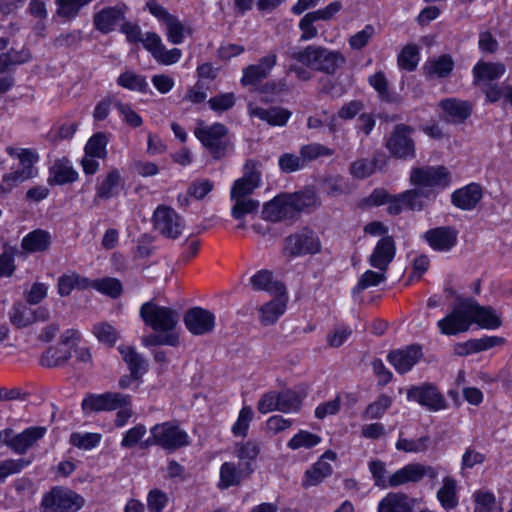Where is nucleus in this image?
Instances as JSON below:
<instances>
[{
	"mask_svg": "<svg viewBox=\"0 0 512 512\" xmlns=\"http://www.w3.org/2000/svg\"><path fill=\"white\" fill-rule=\"evenodd\" d=\"M290 60L326 75H334L346 64V57L338 50L320 45H308L288 52Z\"/></svg>",
	"mask_w": 512,
	"mask_h": 512,
	"instance_id": "nucleus-1",
	"label": "nucleus"
},
{
	"mask_svg": "<svg viewBox=\"0 0 512 512\" xmlns=\"http://www.w3.org/2000/svg\"><path fill=\"white\" fill-rule=\"evenodd\" d=\"M151 437L142 447L157 445L168 451H175L190 444L187 432L180 428L178 421H167L155 424L150 429Z\"/></svg>",
	"mask_w": 512,
	"mask_h": 512,
	"instance_id": "nucleus-2",
	"label": "nucleus"
},
{
	"mask_svg": "<svg viewBox=\"0 0 512 512\" xmlns=\"http://www.w3.org/2000/svg\"><path fill=\"white\" fill-rule=\"evenodd\" d=\"M139 315L143 322L155 332L176 333L174 330L180 315L171 307L160 306L153 301H148L141 305Z\"/></svg>",
	"mask_w": 512,
	"mask_h": 512,
	"instance_id": "nucleus-3",
	"label": "nucleus"
},
{
	"mask_svg": "<svg viewBox=\"0 0 512 512\" xmlns=\"http://www.w3.org/2000/svg\"><path fill=\"white\" fill-rule=\"evenodd\" d=\"M194 134L215 160L224 158L232 150L233 145L228 137L229 130L222 123L197 127Z\"/></svg>",
	"mask_w": 512,
	"mask_h": 512,
	"instance_id": "nucleus-4",
	"label": "nucleus"
},
{
	"mask_svg": "<svg viewBox=\"0 0 512 512\" xmlns=\"http://www.w3.org/2000/svg\"><path fill=\"white\" fill-rule=\"evenodd\" d=\"M84 504L82 496L61 486H56L44 494L41 502L44 512H77Z\"/></svg>",
	"mask_w": 512,
	"mask_h": 512,
	"instance_id": "nucleus-5",
	"label": "nucleus"
},
{
	"mask_svg": "<svg viewBox=\"0 0 512 512\" xmlns=\"http://www.w3.org/2000/svg\"><path fill=\"white\" fill-rule=\"evenodd\" d=\"M322 245L317 234L305 227L290 234L284 240L283 254L288 257L313 255L321 251Z\"/></svg>",
	"mask_w": 512,
	"mask_h": 512,
	"instance_id": "nucleus-6",
	"label": "nucleus"
},
{
	"mask_svg": "<svg viewBox=\"0 0 512 512\" xmlns=\"http://www.w3.org/2000/svg\"><path fill=\"white\" fill-rule=\"evenodd\" d=\"M130 403V395L119 392H105L103 394L88 393L82 400L81 409L84 415L92 413L109 412Z\"/></svg>",
	"mask_w": 512,
	"mask_h": 512,
	"instance_id": "nucleus-7",
	"label": "nucleus"
},
{
	"mask_svg": "<svg viewBox=\"0 0 512 512\" xmlns=\"http://www.w3.org/2000/svg\"><path fill=\"white\" fill-rule=\"evenodd\" d=\"M153 227L160 235L177 239L185 227L183 218L171 207L159 205L152 217Z\"/></svg>",
	"mask_w": 512,
	"mask_h": 512,
	"instance_id": "nucleus-8",
	"label": "nucleus"
},
{
	"mask_svg": "<svg viewBox=\"0 0 512 512\" xmlns=\"http://www.w3.org/2000/svg\"><path fill=\"white\" fill-rule=\"evenodd\" d=\"M471 324L469 300L465 299L456 304L449 314L439 320L437 326L444 335H456L467 331Z\"/></svg>",
	"mask_w": 512,
	"mask_h": 512,
	"instance_id": "nucleus-9",
	"label": "nucleus"
},
{
	"mask_svg": "<svg viewBox=\"0 0 512 512\" xmlns=\"http://www.w3.org/2000/svg\"><path fill=\"white\" fill-rule=\"evenodd\" d=\"M410 180L416 187L434 192V188H444L449 184V174L444 166H426L414 168L411 171Z\"/></svg>",
	"mask_w": 512,
	"mask_h": 512,
	"instance_id": "nucleus-10",
	"label": "nucleus"
},
{
	"mask_svg": "<svg viewBox=\"0 0 512 512\" xmlns=\"http://www.w3.org/2000/svg\"><path fill=\"white\" fill-rule=\"evenodd\" d=\"M413 128L398 124L386 142V148L389 152L400 159H411L415 157V144L410 137Z\"/></svg>",
	"mask_w": 512,
	"mask_h": 512,
	"instance_id": "nucleus-11",
	"label": "nucleus"
},
{
	"mask_svg": "<svg viewBox=\"0 0 512 512\" xmlns=\"http://www.w3.org/2000/svg\"><path fill=\"white\" fill-rule=\"evenodd\" d=\"M425 476L435 479L438 476L437 468L421 463H409L390 475V487L419 483Z\"/></svg>",
	"mask_w": 512,
	"mask_h": 512,
	"instance_id": "nucleus-12",
	"label": "nucleus"
},
{
	"mask_svg": "<svg viewBox=\"0 0 512 512\" xmlns=\"http://www.w3.org/2000/svg\"><path fill=\"white\" fill-rule=\"evenodd\" d=\"M407 399L417 402L430 411H439L446 407L444 396L431 383L411 386L407 389Z\"/></svg>",
	"mask_w": 512,
	"mask_h": 512,
	"instance_id": "nucleus-13",
	"label": "nucleus"
},
{
	"mask_svg": "<svg viewBox=\"0 0 512 512\" xmlns=\"http://www.w3.org/2000/svg\"><path fill=\"white\" fill-rule=\"evenodd\" d=\"M187 330L195 336L211 333L215 328V315L202 307L188 309L183 317Z\"/></svg>",
	"mask_w": 512,
	"mask_h": 512,
	"instance_id": "nucleus-14",
	"label": "nucleus"
},
{
	"mask_svg": "<svg viewBox=\"0 0 512 512\" xmlns=\"http://www.w3.org/2000/svg\"><path fill=\"white\" fill-rule=\"evenodd\" d=\"M47 432L44 426H31L15 434L11 429L7 447L15 454L24 455L41 440Z\"/></svg>",
	"mask_w": 512,
	"mask_h": 512,
	"instance_id": "nucleus-15",
	"label": "nucleus"
},
{
	"mask_svg": "<svg viewBox=\"0 0 512 512\" xmlns=\"http://www.w3.org/2000/svg\"><path fill=\"white\" fill-rule=\"evenodd\" d=\"M422 356L421 346L413 344L403 349L391 351L387 360L398 373L405 374L413 368Z\"/></svg>",
	"mask_w": 512,
	"mask_h": 512,
	"instance_id": "nucleus-16",
	"label": "nucleus"
},
{
	"mask_svg": "<svg viewBox=\"0 0 512 512\" xmlns=\"http://www.w3.org/2000/svg\"><path fill=\"white\" fill-rule=\"evenodd\" d=\"M127 6L118 4L113 7H105L93 16V25L96 30L108 34L115 30L116 26L125 19Z\"/></svg>",
	"mask_w": 512,
	"mask_h": 512,
	"instance_id": "nucleus-17",
	"label": "nucleus"
},
{
	"mask_svg": "<svg viewBox=\"0 0 512 512\" xmlns=\"http://www.w3.org/2000/svg\"><path fill=\"white\" fill-rule=\"evenodd\" d=\"M288 197L289 194L287 193L280 194L265 203L262 210L263 218L271 222L294 219L296 216L290 199H287Z\"/></svg>",
	"mask_w": 512,
	"mask_h": 512,
	"instance_id": "nucleus-18",
	"label": "nucleus"
},
{
	"mask_svg": "<svg viewBox=\"0 0 512 512\" xmlns=\"http://www.w3.org/2000/svg\"><path fill=\"white\" fill-rule=\"evenodd\" d=\"M396 254L395 241L391 236L382 237L368 258L369 264L380 270L387 271Z\"/></svg>",
	"mask_w": 512,
	"mask_h": 512,
	"instance_id": "nucleus-19",
	"label": "nucleus"
},
{
	"mask_svg": "<svg viewBox=\"0 0 512 512\" xmlns=\"http://www.w3.org/2000/svg\"><path fill=\"white\" fill-rule=\"evenodd\" d=\"M124 186V179L116 168L110 169L105 175L97 178L95 198L109 200L116 197Z\"/></svg>",
	"mask_w": 512,
	"mask_h": 512,
	"instance_id": "nucleus-20",
	"label": "nucleus"
},
{
	"mask_svg": "<svg viewBox=\"0 0 512 512\" xmlns=\"http://www.w3.org/2000/svg\"><path fill=\"white\" fill-rule=\"evenodd\" d=\"M276 64V55L262 57L257 64L249 65L243 69L241 84L243 86H255L269 75Z\"/></svg>",
	"mask_w": 512,
	"mask_h": 512,
	"instance_id": "nucleus-21",
	"label": "nucleus"
},
{
	"mask_svg": "<svg viewBox=\"0 0 512 512\" xmlns=\"http://www.w3.org/2000/svg\"><path fill=\"white\" fill-rule=\"evenodd\" d=\"M457 231L450 226H442L429 229L424 234V239L437 251H448L457 242Z\"/></svg>",
	"mask_w": 512,
	"mask_h": 512,
	"instance_id": "nucleus-22",
	"label": "nucleus"
},
{
	"mask_svg": "<svg viewBox=\"0 0 512 512\" xmlns=\"http://www.w3.org/2000/svg\"><path fill=\"white\" fill-rule=\"evenodd\" d=\"M78 179V172L72 167L66 157L57 159L49 169L48 184L64 185L73 183Z\"/></svg>",
	"mask_w": 512,
	"mask_h": 512,
	"instance_id": "nucleus-23",
	"label": "nucleus"
},
{
	"mask_svg": "<svg viewBox=\"0 0 512 512\" xmlns=\"http://www.w3.org/2000/svg\"><path fill=\"white\" fill-rule=\"evenodd\" d=\"M249 115L251 117H257L262 121L267 122L271 126H284L288 122L292 113L285 108L274 106L270 108H262L249 104L248 106Z\"/></svg>",
	"mask_w": 512,
	"mask_h": 512,
	"instance_id": "nucleus-24",
	"label": "nucleus"
},
{
	"mask_svg": "<svg viewBox=\"0 0 512 512\" xmlns=\"http://www.w3.org/2000/svg\"><path fill=\"white\" fill-rule=\"evenodd\" d=\"M415 500L402 492H390L378 504L377 512H413Z\"/></svg>",
	"mask_w": 512,
	"mask_h": 512,
	"instance_id": "nucleus-25",
	"label": "nucleus"
},
{
	"mask_svg": "<svg viewBox=\"0 0 512 512\" xmlns=\"http://www.w3.org/2000/svg\"><path fill=\"white\" fill-rule=\"evenodd\" d=\"M253 472L250 462H246L245 469L240 470L232 462H224L220 467L219 489H228L241 483L243 476L247 477Z\"/></svg>",
	"mask_w": 512,
	"mask_h": 512,
	"instance_id": "nucleus-26",
	"label": "nucleus"
},
{
	"mask_svg": "<svg viewBox=\"0 0 512 512\" xmlns=\"http://www.w3.org/2000/svg\"><path fill=\"white\" fill-rule=\"evenodd\" d=\"M287 301L288 298L286 294H277L273 300L262 305L259 308V319L261 324L264 326L274 324L286 311Z\"/></svg>",
	"mask_w": 512,
	"mask_h": 512,
	"instance_id": "nucleus-27",
	"label": "nucleus"
},
{
	"mask_svg": "<svg viewBox=\"0 0 512 512\" xmlns=\"http://www.w3.org/2000/svg\"><path fill=\"white\" fill-rule=\"evenodd\" d=\"M482 198L480 185L472 183L452 193V203L462 209L471 210L476 207Z\"/></svg>",
	"mask_w": 512,
	"mask_h": 512,
	"instance_id": "nucleus-28",
	"label": "nucleus"
},
{
	"mask_svg": "<svg viewBox=\"0 0 512 512\" xmlns=\"http://www.w3.org/2000/svg\"><path fill=\"white\" fill-rule=\"evenodd\" d=\"M468 300L472 323L475 322L485 329H496L501 326L502 322L493 309L480 306L473 299Z\"/></svg>",
	"mask_w": 512,
	"mask_h": 512,
	"instance_id": "nucleus-29",
	"label": "nucleus"
},
{
	"mask_svg": "<svg viewBox=\"0 0 512 512\" xmlns=\"http://www.w3.org/2000/svg\"><path fill=\"white\" fill-rule=\"evenodd\" d=\"M440 106L445 113L446 120L452 123L464 122L470 116L472 111V106L469 102L454 98L442 100Z\"/></svg>",
	"mask_w": 512,
	"mask_h": 512,
	"instance_id": "nucleus-30",
	"label": "nucleus"
},
{
	"mask_svg": "<svg viewBox=\"0 0 512 512\" xmlns=\"http://www.w3.org/2000/svg\"><path fill=\"white\" fill-rule=\"evenodd\" d=\"M51 234L43 229H36L23 237L21 247L28 253L44 252L51 245Z\"/></svg>",
	"mask_w": 512,
	"mask_h": 512,
	"instance_id": "nucleus-31",
	"label": "nucleus"
},
{
	"mask_svg": "<svg viewBox=\"0 0 512 512\" xmlns=\"http://www.w3.org/2000/svg\"><path fill=\"white\" fill-rule=\"evenodd\" d=\"M254 290H263L271 294H286V288L280 281L273 280V273L269 270H260L250 278Z\"/></svg>",
	"mask_w": 512,
	"mask_h": 512,
	"instance_id": "nucleus-32",
	"label": "nucleus"
},
{
	"mask_svg": "<svg viewBox=\"0 0 512 512\" xmlns=\"http://www.w3.org/2000/svg\"><path fill=\"white\" fill-rule=\"evenodd\" d=\"M118 350L134 379L139 380L147 372L146 360L130 346H119Z\"/></svg>",
	"mask_w": 512,
	"mask_h": 512,
	"instance_id": "nucleus-33",
	"label": "nucleus"
},
{
	"mask_svg": "<svg viewBox=\"0 0 512 512\" xmlns=\"http://www.w3.org/2000/svg\"><path fill=\"white\" fill-rule=\"evenodd\" d=\"M260 173L256 170L248 171L243 177L236 180L231 189V198L248 197L259 186Z\"/></svg>",
	"mask_w": 512,
	"mask_h": 512,
	"instance_id": "nucleus-34",
	"label": "nucleus"
},
{
	"mask_svg": "<svg viewBox=\"0 0 512 512\" xmlns=\"http://www.w3.org/2000/svg\"><path fill=\"white\" fill-rule=\"evenodd\" d=\"M454 68V61L448 54H443L437 58L430 59L424 65L427 76L445 78L449 76Z\"/></svg>",
	"mask_w": 512,
	"mask_h": 512,
	"instance_id": "nucleus-35",
	"label": "nucleus"
},
{
	"mask_svg": "<svg viewBox=\"0 0 512 512\" xmlns=\"http://www.w3.org/2000/svg\"><path fill=\"white\" fill-rule=\"evenodd\" d=\"M287 199L291 201L295 216L320 205L319 197L313 189H305L294 194H289Z\"/></svg>",
	"mask_w": 512,
	"mask_h": 512,
	"instance_id": "nucleus-36",
	"label": "nucleus"
},
{
	"mask_svg": "<svg viewBox=\"0 0 512 512\" xmlns=\"http://www.w3.org/2000/svg\"><path fill=\"white\" fill-rule=\"evenodd\" d=\"M506 67L502 63L478 62L473 68L476 81H494L504 75Z\"/></svg>",
	"mask_w": 512,
	"mask_h": 512,
	"instance_id": "nucleus-37",
	"label": "nucleus"
},
{
	"mask_svg": "<svg viewBox=\"0 0 512 512\" xmlns=\"http://www.w3.org/2000/svg\"><path fill=\"white\" fill-rule=\"evenodd\" d=\"M434 197L435 193H433L432 190H424L423 188L418 187L402 193V200L405 208L410 210H422L427 201Z\"/></svg>",
	"mask_w": 512,
	"mask_h": 512,
	"instance_id": "nucleus-38",
	"label": "nucleus"
},
{
	"mask_svg": "<svg viewBox=\"0 0 512 512\" xmlns=\"http://www.w3.org/2000/svg\"><path fill=\"white\" fill-rule=\"evenodd\" d=\"M331 474V465L323 460H318L310 469L305 472L302 486L305 488L316 486Z\"/></svg>",
	"mask_w": 512,
	"mask_h": 512,
	"instance_id": "nucleus-39",
	"label": "nucleus"
},
{
	"mask_svg": "<svg viewBox=\"0 0 512 512\" xmlns=\"http://www.w3.org/2000/svg\"><path fill=\"white\" fill-rule=\"evenodd\" d=\"M456 487L457 483L453 478L444 477L443 486L438 490L437 498L446 510L454 509L458 505Z\"/></svg>",
	"mask_w": 512,
	"mask_h": 512,
	"instance_id": "nucleus-40",
	"label": "nucleus"
},
{
	"mask_svg": "<svg viewBox=\"0 0 512 512\" xmlns=\"http://www.w3.org/2000/svg\"><path fill=\"white\" fill-rule=\"evenodd\" d=\"M8 318L17 329L26 328L31 325L32 309L23 302H15L8 312Z\"/></svg>",
	"mask_w": 512,
	"mask_h": 512,
	"instance_id": "nucleus-41",
	"label": "nucleus"
},
{
	"mask_svg": "<svg viewBox=\"0 0 512 512\" xmlns=\"http://www.w3.org/2000/svg\"><path fill=\"white\" fill-rule=\"evenodd\" d=\"M117 84L125 89L145 93L148 91L146 77L133 71H125L117 78Z\"/></svg>",
	"mask_w": 512,
	"mask_h": 512,
	"instance_id": "nucleus-42",
	"label": "nucleus"
},
{
	"mask_svg": "<svg viewBox=\"0 0 512 512\" xmlns=\"http://www.w3.org/2000/svg\"><path fill=\"white\" fill-rule=\"evenodd\" d=\"M369 84L377 91L382 101L395 103L399 101V96L391 92L388 87V81L383 72H377L369 77Z\"/></svg>",
	"mask_w": 512,
	"mask_h": 512,
	"instance_id": "nucleus-43",
	"label": "nucleus"
},
{
	"mask_svg": "<svg viewBox=\"0 0 512 512\" xmlns=\"http://www.w3.org/2000/svg\"><path fill=\"white\" fill-rule=\"evenodd\" d=\"M108 137L104 132L95 133L85 145V154L104 159L107 156Z\"/></svg>",
	"mask_w": 512,
	"mask_h": 512,
	"instance_id": "nucleus-44",
	"label": "nucleus"
},
{
	"mask_svg": "<svg viewBox=\"0 0 512 512\" xmlns=\"http://www.w3.org/2000/svg\"><path fill=\"white\" fill-rule=\"evenodd\" d=\"M473 500L475 503L474 512H502L492 492L477 490L473 494Z\"/></svg>",
	"mask_w": 512,
	"mask_h": 512,
	"instance_id": "nucleus-45",
	"label": "nucleus"
},
{
	"mask_svg": "<svg viewBox=\"0 0 512 512\" xmlns=\"http://www.w3.org/2000/svg\"><path fill=\"white\" fill-rule=\"evenodd\" d=\"M94 289L113 299L118 298L123 292L120 280L112 277H104L94 280Z\"/></svg>",
	"mask_w": 512,
	"mask_h": 512,
	"instance_id": "nucleus-46",
	"label": "nucleus"
},
{
	"mask_svg": "<svg viewBox=\"0 0 512 512\" xmlns=\"http://www.w3.org/2000/svg\"><path fill=\"white\" fill-rule=\"evenodd\" d=\"M167 39L173 44H181L184 40L185 34H191V29L176 17L172 16L166 23Z\"/></svg>",
	"mask_w": 512,
	"mask_h": 512,
	"instance_id": "nucleus-47",
	"label": "nucleus"
},
{
	"mask_svg": "<svg viewBox=\"0 0 512 512\" xmlns=\"http://www.w3.org/2000/svg\"><path fill=\"white\" fill-rule=\"evenodd\" d=\"M321 442V437L306 430H300L287 443L292 450L312 448Z\"/></svg>",
	"mask_w": 512,
	"mask_h": 512,
	"instance_id": "nucleus-48",
	"label": "nucleus"
},
{
	"mask_svg": "<svg viewBox=\"0 0 512 512\" xmlns=\"http://www.w3.org/2000/svg\"><path fill=\"white\" fill-rule=\"evenodd\" d=\"M231 199L235 201L231 214L237 220L243 218L247 214L256 212L260 206L259 201L248 197H235Z\"/></svg>",
	"mask_w": 512,
	"mask_h": 512,
	"instance_id": "nucleus-49",
	"label": "nucleus"
},
{
	"mask_svg": "<svg viewBox=\"0 0 512 512\" xmlns=\"http://www.w3.org/2000/svg\"><path fill=\"white\" fill-rule=\"evenodd\" d=\"M392 405V398L386 394H381L378 398L369 404L365 411L364 417L368 419H379L381 418L386 410Z\"/></svg>",
	"mask_w": 512,
	"mask_h": 512,
	"instance_id": "nucleus-50",
	"label": "nucleus"
},
{
	"mask_svg": "<svg viewBox=\"0 0 512 512\" xmlns=\"http://www.w3.org/2000/svg\"><path fill=\"white\" fill-rule=\"evenodd\" d=\"M419 62V49L415 44L406 45L398 55V65L407 71H413Z\"/></svg>",
	"mask_w": 512,
	"mask_h": 512,
	"instance_id": "nucleus-51",
	"label": "nucleus"
},
{
	"mask_svg": "<svg viewBox=\"0 0 512 512\" xmlns=\"http://www.w3.org/2000/svg\"><path fill=\"white\" fill-rule=\"evenodd\" d=\"M378 158L374 156L372 160L359 159L354 161L349 168L350 174L358 179H365L372 175L377 167Z\"/></svg>",
	"mask_w": 512,
	"mask_h": 512,
	"instance_id": "nucleus-52",
	"label": "nucleus"
},
{
	"mask_svg": "<svg viewBox=\"0 0 512 512\" xmlns=\"http://www.w3.org/2000/svg\"><path fill=\"white\" fill-rule=\"evenodd\" d=\"M31 464V460L24 458L6 459L0 462V485L12 474L21 472Z\"/></svg>",
	"mask_w": 512,
	"mask_h": 512,
	"instance_id": "nucleus-53",
	"label": "nucleus"
},
{
	"mask_svg": "<svg viewBox=\"0 0 512 512\" xmlns=\"http://www.w3.org/2000/svg\"><path fill=\"white\" fill-rule=\"evenodd\" d=\"M92 333L98 339V341L113 346L117 339L118 333L115 328L107 322H99L93 326Z\"/></svg>",
	"mask_w": 512,
	"mask_h": 512,
	"instance_id": "nucleus-54",
	"label": "nucleus"
},
{
	"mask_svg": "<svg viewBox=\"0 0 512 512\" xmlns=\"http://www.w3.org/2000/svg\"><path fill=\"white\" fill-rule=\"evenodd\" d=\"M278 397V411L289 413L299 410L301 406V399L295 391L289 389L281 391L278 393Z\"/></svg>",
	"mask_w": 512,
	"mask_h": 512,
	"instance_id": "nucleus-55",
	"label": "nucleus"
},
{
	"mask_svg": "<svg viewBox=\"0 0 512 512\" xmlns=\"http://www.w3.org/2000/svg\"><path fill=\"white\" fill-rule=\"evenodd\" d=\"M93 0H56L57 14L64 18L75 17L79 10Z\"/></svg>",
	"mask_w": 512,
	"mask_h": 512,
	"instance_id": "nucleus-56",
	"label": "nucleus"
},
{
	"mask_svg": "<svg viewBox=\"0 0 512 512\" xmlns=\"http://www.w3.org/2000/svg\"><path fill=\"white\" fill-rule=\"evenodd\" d=\"M101 440V435L98 433H72L70 435V444L84 450H90L96 447Z\"/></svg>",
	"mask_w": 512,
	"mask_h": 512,
	"instance_id": "nucleus-57",
	"label": "nucleus"
},
{
	"mask_svg": "<svg viewBox=\"0 0 512 512\" xmlns=\"http://www.w3.org/2000/svg\"><path fill=\"white\" fill-rule=\"evenodd\" d=\"M429 441L430 438L428 436H422L416 440L400 437L396 442V449L406 453L424 452L428 449Z\"/></svg>",
	"mask_w": 512,
	"mask_h": 512,
	"instance_id": "nucleus-58",
	"label": "nucleus"
},
{
	"mask_svg": "<svg viewBox=\"0 0 512 512\" xmlns=\"http://www.w3.org/2000/svg\"><path fill=\"white\" fill-rule=\"evenodd\" d=\"M332 154V149L318 143L307 144L300 149V155L305 166L320 156H331Z\"/></svg>",
	"mask_w": 512,
	"mask_h": 512,
	"instance_id": "nucleus-59",
	"label": "nucleus"
},
{
	"mask_svg": "<svg viewBox=\"0 0 512 512\" xmlns=\"http://www.w3.org/2000/svg\"><path fill=\"white\" fill-rule=\"evenodd\" d=\"M33 178H35V176L31 174L30 171L21 168L16 171L5 174L3 176V184L0 185V189L4 191H10L13 187H16L18 184Z\"/></svg>",
	"mask_w": 512,
	"mask_h": 512,
	"instance_id": "nucleus-60",
	"label": "nucleus"
},
{
	"mask_svg": "<svg viewBox=\"0 0 512 512\" xmlns=\"http://www.w3.org/2000/svg\"><path fill=\"white\" fill-rule=\"evenodd\" d=\"M510 90V84H496V83H489L485 84L482 88V91L484 92L486 96V100L490 103H496L500 100L503 101V104L506 105V95L509 93Z\"/></svg>",
	"mask_w": 512,
	"mask_h": 512,
	"instance_id": "nucleus-61",
	"label": "nucleus"
},
{
	"mask_svg": "<svg viewBox=\"0 0 512 512\" xmlns=\"http://www.w3.org/2000/svg\"><path fill=\"white\" fill-rule=\"evenodd\" d=\"M369 471L374 479L375 486L386 489L390 487V476L387 477L385 463L381 460H373L369 462Z\"/></svg>",
	"mask_w": 512,
	"mask_h": 512,
	"instance_id": "nucleus-62",
	"label": "nucleus"
},
{
	"mask_svg": "<svg viewBox=\"0 0 512 512\" xmlns=\"http://www.w3.org/2000/svg\"><path fill=\"white\" fill-rule=\"evenodd\" d=\"M374 35V26L367 24L361 31L350 36L348 39L349 46L353 50H361L368 45Z\"/></svg>",
	"mask_w": 512,
	"mask_h": 512,
	"instance_id": "nucleus-63",
	"label": "nucleus"
},
{
	"mask_svg": "<svg viewBox=\"0 0 512 512\" xmlns=\"http://www.w3.org/2000/svg\"><path fill=\"white\" fill-rule=\"evenodd\" d=\"M114 106L123 117V121L132 128L140 127L143 124L142 117L132 109L130 104L116 101Z\"/></svg>",
	"mask_w": 512,
	"mask_h": 512,
	"instance_id": "nucleus-64",
	"label": "nucleus"
}]
</instances>
